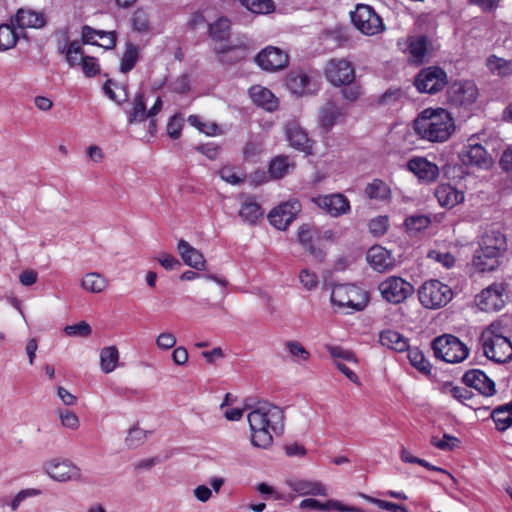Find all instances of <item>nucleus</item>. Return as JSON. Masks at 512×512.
<instances>
[{"label":"nucleus","instance_id":"f257e3e1","mask_svg":"<svg viewBox=\"0 0 512 512\" xmlns=\"http://www.w3.org/2000/svg\"><path fill=\"white\" fill-rule=\"evenodd\" d=\"M247 421L251 444L257 448H269L273 444L274 436L284 432V411L270 402H258L250 407Z\"/></svg>","mask_w":512,"mask_h":512},{"label":"nucleus","instance_id":"f03ea898","mask_svg":"<svg viewBox=\"0 0 512 512\" xmlns=\"http://www.w3.org/2000/svg\"><path fill=\"white\" fill-rule=\"evenodd\" d=\"M413 129L420 139L445 142L455 129L450 113L443 108H426L413 122Z\"/></svg>","mask_w":512,"mask_h":512},{"label":"nucleus","instance_id":"7ed1b4c3","mask_svg":"<svg viewBox=\"0 0 512 512\" xmlns=\"http://www.w3.org/2000/svg\"><path fill=\"white\" fill-rule=\"evenodd\" d=\"M331 303L337 310L351 314L363 310L368 303L366 291L352 284H338L332 288Z\"/></svg>","mask_w":512,"mask_h":512},{"label":"nucleus","instance_id":"20e7f679","mask_svg":"<svg viewBox=\"0 0 512 512\" xmlns=\"http://www.w3.org/2000/svg\"><path fill=\"white\" fill-rule=\"evenodd\" d=\"M431 348L437 359L447 363H460L469 355V349L459 338L451 334L436 337Z\"/></svg>","mask_w":512,"mask_h":512},{"label":"nucleus","instance_id":"39448f33","mask_svg":"<svg viewBox=\"0 0 512 512\" xmlns=\"http://www.w3.org/2000/svg\"><path fill=\"white\" fill-rule=\"evenodd\" d=\"M480 342L484 355L488 359L496 363H505L512 358L511 341L496 333L493 326L482 332Z\"/></svg>","mask_w":512,"mask_h":512},{"label":"nucleus","instance_id":"423d86ee","mask_svg":"<svg viewBox=\"0 0 512 512\" xmlns=\"http://www.w3.org/2000/svg\"><path fill=\"white\" fill-rule=\"evenodd\" d=\"M420 303L428 309L446 306L453 298L452 289L439 280L431 279L422 284L418 290Z\"/></svg>","mask_w":512,"mask_h":512},{"label":"nucleus","instance_id":"0eeeda50","mask_svg":"<svg viewBox=\"0 0 512 512\" xmlns=\"http://www.w3.org/2000/svg\"><path fill=\"white\" fill-rule=\"evenodd\" d=\"M413 84L420 93L436 94L446 86L447 74L438 66H429L418 72Z\"/></svg>","mask_w":512,"mask_h":512},{"label":"nucleus","instance_id":"6e6552de","mask_svg":"<svg viewBox=\"0 0 512 512\" xmlns=\"http://www.w3.org/2000/svg\"><path fill=\"white\" fill-rule=\"evenodd\" d=\"M351 20L354 26L365 35H375L385 29L381 17L369 5L358 4L355 11L351 13Z\"/></svg>","mask_w":512,"mask_h":512},{"label":"nucleus","instance_id":"1a4fd4ad","mask_svg":"<svg viewBox=\"0 0 512 512\" xmlns=\"http://www.w3.org/2000/svg\"><path fill=\"white\" fill-rule=\"evenodd\" d=\"M507 300L506 289L502 283H493L484 288L475 297L478 308L485 312H495L501 310Z\"/></svg>","mask_w":512,"mask_h":512},{"label":"nucleus","instance_id":"9d476101","mask_svg":"<svg viewBox=\"0 0 512 512\" xmlns=\"http://www.w3.org/2000/svg\"><path fill=\"white\" fill-rule=\"evenodd\" d=\"M413 286L404 279L391 276L379 284V291L382 297L394 304L403 302L413 293Z\"/></svg>","mask_w":512,"mask_h":512},{"label":"nucleus","instance_id":"9b49d317","mask_svg":"<svg viewBox=\"0 0 512 512\" xmlns=\"http://www.w3.org/2000/svg\"><path fill=\"white\" fill-rule=\"evenodd\" d=\"M325 76L333 86L349 85L355 79V69L345 59H331L327 62Z\"/></svg>","mask_w":512,"mask_h":512},{"label":"nucleus","instance_id":"f8f14e48","mask_svg":"<svg viewBox=\"0 0 512 512\" xmlns=\"http://www.w3.org/2000/svg\"><path fill=\"white\" fill-rule=\"evenodd\" d=\"M255 62L262 70L275 72L288 65L289 56L278 47L267 46L256 55Z\"/></svg>","mask_w":512,"mask_h":512},{"label":"nucleus","instance_id":"ddd939ff","mask_svg":"<svg viewBox=\"0 0 512 512\" xmlns=\"http://www.w3.org/2000/svg\"><path fill=\"white\" fill-rule=\"evenodd\" d=\"M50 478L58 482L78 480L81 476L80 469L69 460L51 459L43 465Z\"/></svg>","mask_w":512,"mask_h":512},{"label":"nucleus","instance_id":"4468645a","mask_svg":"<svg viewBox=\"0 0 512 512\" xmlns=\"http://www.w3.org/2000/svg\"><path fill=\"white\" fill-rule=\"evenodd\" d=\"M459 159L465 166L488 169L492 165V157L486 149L478 143L465 145L459 153Z\"/></svg>","mask_w":512,"mask_h":512},{"label":"nucleus","instance_id":"2eb2a0df","mask_svg":"<svg viewBox=\"0 0 512 512\" xmlns=\"http://www.w3.org/2000/svg\"><path fill=\"white\" fill-rule=\"evenodd\" d=\"M448 100L456 106L470 105L478 97V89L473 82H454L447 90Z\"/></svg>","mask_w":512,"mask_h":512},{"label":"nucleus","instance_id":"dca6fc26","mask_svg":"<svg viewBox=\"0 0 512 512\" xmlns=\"http://www.w3.org/2000/svg\"><path fill=\"white\" fill-rule=\"evenodd\" d=\"M301 211V203L296 199L280 203L268 213L270 224H291Z\"/></svg>","mask_w":512,"mask_h":512},{"label":"nucleus","instance_id":"f3484780","mask_svg":"<svg viewBox=\"0 0 512 512\" xmlns=\"http://www.w3.org/2000/svg\"><path fill=\"white\" fill-rule=\"evenodd\" d=\"M463 383L477 390L480 394L489 397L496 393L495 383L482 370L471 369L462 377Z\"/></svg>","mask_w":512,"mask_h":512},{"label":"nucleus","instance_id":"a211bd4d","mask_svg":"<svg viewBox=\"0 0 512 512\" xmlns=\"http://www.w3.org/2000/svg\"><path fill=\"white\" fill-rule=\"evenodd\" d=\"M407 169L419 180L431 183L439 176L438 166L424 157L415 156L407 162Z\"/></svg>","mask_w":512,"mask_h":512},{"label":"nucleus","instance_id":"6ab92c4d","mask_svg":"<svg viewBox=\"0 0 512 512\" xmlns=\"http://www.w3.org/2000/svg\"><path fill=\"white\" fill-rule=\"evenodd\" d=\"M315 203L334 217L343 215L350 210L349 199L340 193L319 196L315 199Z\"/></svg>","mask_w":512,"mask_h":512},{"label":"nucleus","instance_id":"aec40b11","mask_svg":"<svg viewBox=\"0 0 512 512\" xmlns=\"http://www.w3.org/2000/svg\"><path fill=\"white\" fill-rule=\"evenodd\" d=\"M285 133L291 147L305 153L306 155L312 154L313 142L298 124L288 123Z\"/></svg>","mask_w":512,"mask_h":512},{"label":"nucleus","instance_id":"412c9836","mask_svg":"<svg viewBox=\"0 0 512 512\" xmlns=\"http://www.w3.org/2000/svg\"><path fill=\"white\" fill-rule=\"evenodd\" d=\"M12 19L17 28L22 30L26 28L40 29L46 25L45 15L29 8L18 9Z\"/></svg>","mask_w":512,"mask_h":512},{"label":"nucleus","instance_id":"4be33fe9","mask_svg":"<svg viewBox=\"0 0 512 512\" xmlns=\"http://www.w3.org/2000/svg\"><path fill=\"white\" fill-rule=\"evenodd\" d=\"M369 265L378 272H385L394 266L395 259L390 251L382 246H372L366 255Z\"/></svg>","mask_w":512,"mask_h":512},{"label":"nucleus","instance_id":"5701e85b","mask_svg":"<svg viewBox=\"0 0 512 512\" xmlns=\"http://www.w3.org/2000/svg\"><path fill=\"white\" fill-rule=\"evenodd\" d=\"M292 491L300 496H327L328 490L320 481L291 479L287 482Z\"/></svg>","mask_w":512,"mask_h":512},{"label":"nucleus","instance_id":"b1692460","mask_svg":"<svg viewBox=\"0 0 512 512\" xmlns=\"http://www.w3.org/2000/svg\"><path fill=\"white\" fill-rule=\"evenodd\" d=\"M298 242L317 259L322 258V251L316 247L321 243L317 226H300L297 232Z\"/></svg>","mask_w":512,"mask_h":512},{"label":"nucleus","instance_id":"393cba45","mask_svg":"<svg viewBox=\"0 0 512 512\" xmlns=\"http://www.w3.org/2000/svg\"><path fill=\"white\" fill-rule=\"evenodd\" d=\"M286 85L293 94L304 95L314 92L310 76L303 70H293L286 77Z\"/></svg>","mask_w":512,"mask_h":512},{"label":"nucleus","instance_id":"a878e982","mask_svg":"<svg viewBox=\"0 0 512 512\" xmlns=\"http://www.w3.org/2000/svg\"><path fill=\"white\" fill-rule=\"evenodd\" d=\"M435 197L442 207L451 209L463 202L464 192L449 183H441L435 190Z\"/></svg>","mask_w":512,"mask_h":512},{"label":"nucleus","instance_id":"bb28decb","mask_svg":"<svg viewBox=\"0 0 512 512\" xmlns=\"http://www.w3.org/2000/svg\"><path fill=\"white\" fill-rule=\"evenodd\" d=\"M218 61L222 64L233 65L244 60L248 55V47L240 45H222L215 48Z\"/></svg>","mask_w":512,"mask_h":512},{"label":"nucleus","instance_id":"cd10ccee","mask_svg":"<svg viewBox=\"0 0 512 512\" xmlns=\"http://www.w3.org/2000/svg\"><path fill=\"white\" fill-rule=\"evenodd\" d=\"M366 198L378 203H388L392 199V190L384 180L375 178L367 183L364 188Z\"/></svg>","mask_w":512,"mask_h":512},{"label":"nucleus","instance_id":"c85d7f7f","mask_svg":"<svg viewBox=\"0 0 512 512\" xmlns=\"http://www.w3.org/2000/svg\"><path fill=\"white\" fill-rule=\"evenodd\" d=\"M407 53L410 63L421 65L424 63L428 51V38L425 35L409 37L407 40Z\"/></svg>","mask_w":512,"mask_h":512},{"label":"nucleus","instance_id":"c756f323","mask_svg":"<svg viewBox=\"0 0 512 512\" xmlns=\"http://www.w3.org/2000/svg\"><path fill=\"white\" fill-rule=\"evenodd\" d=\"M299 508L301 509H311V510H318V511H339V512H358L356 508L352 506H347L343 503H341L338 500L330 499L326 502H320L314 498H306L303 499L299 503Z\"/></svg>","mask_w":512,"mask_h":512},{"label":"nucleus","instance_id":"7c9ffc66","mask_svg":"<svg viewBox=\"0 0 512 512\" xmlns=\"http://www.w3.org/2000/svg\"><path fill=\"white\" fill-rule=\"evenodd\" d=\"M249 92L252 101L266 111L273 112L278 108V99L268 88L253 86Z\"/></svg>","mask_w":512,"mask_h":512},{"label":"nucleus","instance_id":"2f4dec72","mask_svg":"<svg viewBox=\"0 0 512 512\" xmlns=\"http://www.w3.org/2000/svg\"><path fill=\"white\" fill-rule=\"evenodd\" d=\"M502 252L480 249L476 252L473 264L481 272L495 270L499 266V258Z\"/></svg>","mask_w":512,"mask_h":512},{"label":"nucleus","instance_id":"473e14b6","mask_svg":"<svg viewBox=\"0 0 512 512\" xmlns=\"http://www.w3.org/2000/svg\"><path fill=\"white\" fill-rule=\"evenodd\" d=\"M177 250L182 257L184 263L196 270L204 268L205 260L203 255L193 248L187 241L180 240L178 242Z\"/></svg>","mask_w":512,"mask_h":512},{"label":"nucleus","instance_id":"72a5a7b5","mask_svg":"<svg viewBox=\"0 0 512 512\" xmlns=\"http://www.w3.org/2000/svg\"><path fill=\"white\" fill-rule=\"evenodd\" d=\"M379 341L381 345L394 350L403 352L409 348V340L398 331L387 329L380 333Z\"/></svg>","mask_w":512,"mask_h":512},{"label":"nucleus","instance_id":"f704fd0d","mask_svg":"<svg viewBox=\"0 0 512 512\" xmlns=\"http://www.w3.org/2000/svg\"><path fill=\"white\" fill-rule=\"evenodd\" d=\"M264 215L262 206L252 196L246 197L241 204L239 216L248 224H256Z\"/></svg>","mask_w":512,"mask_h":512},{"label":"nucleus","instance_id":"c9c22d12","mask_svg":"<svg viewBox=\"0 0 512 512\" xmlns=\"http://www.w3.org/2000/svg\"><path fill=\"white\" fill-rule=\"evenodd\" d=\"M108 286V279L97 272L86 273L81 280L82 289L89 293H102L108 288Z\"/></svg>","mask_w":512,"mask_h":512},{"label":"nucleus","instance_id":"e433bc0d","mask_svg":"<svg viewBox=\"0 0 512 512\" xmlns=\"http://www.w3.org/2000/svg\"><path fill=\"white\" fill-rule=\"evenodd\" d=\"M479 248L483 250H494L504 252L506 250V238L498 230L485 232L479 242Z\"/></svg>","mask_w":512,"mask_h":512},{"label":"nucleus","instance_id":"4c0bfd02","mask_svg":"<svg viewBox=\"0 0 512 512\" xmlns=\"http://www.w3.org/2000/svg\"><path fill=\"white\" fill-rule=\"evenodd\" d=\"M496 428L505 431L512 426V400L496 407L491 414Z\"/></svg>","mask_w":512,"mask_h":512},{"label":"nucleus","instance_id":"58836bf2","mask_svg":"<svg viewBox=\"0 0 512 512\" xmlns=\"http://www.w3.org/2000/svg\"><path fill=\"white\" fill-rule=\"evenodd\" d=\"M231 34V21L227 17H219L209 25V36L213 41H228Z\"/></svg>","mask_w":512,"mask_h":512},{"label":"nucleus","instance_id":"ea45409f","mask_svg":"<svg viewBox=\"0 0 512 512\" xmlns=\"http://www.w3.org/2000/svg\"><path fill=\"white\" fill-rule=\"evenodd\" d=\"M119 364V351L114 345L107 346L100 351V368L105 374L112 373Z\"/></svg>","mask_w":512,"mask_h":512},{"label":"nucleus","instance_id":"a19ab883","mask_svg":"<svg viewBox=\"0 0 512 512\" xmlns=\"http://www.w3.org/2000/svg\"><path fill=\"white\" fill-rule=\"evenodd\" d=\"M486 67L492 74L501 78L512 75V60L498 57L495 54L486 59Z\"/></svg>","mask_w":512,"mask_h":512},{"label":"nucleus","instance_id":"79ce46f5","mask_svg":"<svg viewBox=\"0 0 512 512\" xmlns=\"http://www.w3.org/2000/svg\"><path fill=\"white\" fill-rule=\"evenodd\" d=\"M20 34L17 32L16 25L14 24L13 19H10L9 24H1L0 25V50L5 51L13 48Z\"/></svg>","mask_w":512,"mask_h":512},{"label":"nucleus","instance_id":"37998d69","mask_svg":"<svg viewBox=\"0 0 512 512\" xmlns=\"http://www.w3.org/2000/svg\"><path fill=\"white\" fill-rule=\"evenodd\" d=\"M139 57V47L132 42H127L125 45V51L120 60V71L124 74L130 72L136 66Z\"/></svg>","mask_w":512,"mask_h":512},{"label":"nucleus","instance_id":"c03bdc74","mask_svg":"<svg viewBox=\"0 0 512 512\" xmlns=\"http://www.w3.org/2000/svg\"><path fill=\"white\" fill-rule=\"evenodd\" d=\"M341 116H343V113L335 104L327 103L320 110V127L328 132Z\"/></svg>","mask_w":512,"mask_h":512},{"label":"nucleus","instance_id":"a18cd8bd","mask_svg":"<svg viewBox=\"0 0 512 512\" xmlns=\"http://www.w3.org/2000/svg\"><path fill=\"white\" fill-rule=\"evenodd\" d=\"M147 118H149V114L146 108L144 93L138 92L134 97L133 107L128 114V123L144 122Z\"/></svg>","mask_w":512,"mask_h":512},{"label":"nucleus","instance_id":"49530a36","mask_svg":"<svg viewBox=\"0 0 512 512\" xmlns=\"http://www.w3.org/2000/svg\"><path fill=\"white\" fill-rule=\"evenodd\" d=\"M406 351H408L407 357L409 359L410 364L415 367L419 372L428 375L431 373L432 365L430 362L425 358L423 352L417 348H408Z\"/></svg>","mask_w":512,"mask_h":512},{"label":"nucleus","instance_id":"de8ad7c7","mask_svg":"<svg viewBox=\"0 0 512 512\" xmlns=\"http://www.w3.org/2000/svg\"><path fill=\"white\" fill-rule=\"evenodd\" d=\"M290 167H294V164L289 163L288 156L279 155L270 161L268 173L273 179H281L288 173Z\"/></svg>","mask_w":512,"mask_h":512},{"label":"nucleus","instance_id":"09e8293b","mask_svg":"<svg viewBox=\"0 0 512 512\" xmlns=\"http://www.w3.org/2000/svg\"><path fill=\"white\" fill-rule=\"evenodd\" d=\"M240 3L250 12L255 14H268L274 11L272 0H239Z\"/></svg>","mask_w":512,"mask_h":512},{"label":"nucleus","instance_id":"8fccbe9b","mask_svg":"<svg viewBox=\"0 0 512 512\" xmlns=\"http://www.w3.org/2000/svg\"><path fill=\"white\" fill-rule=\"evenodd\" d=\"M430 443L432 446L439 450L452 451L459 446L460 440L450 434H444L442 438L438 436H432Z\"/></svg>","mask_w":512,"mask_h":512},{"label":"nucleus","instance_id":"3c124183","mask_svg":"<svg viewBox=\"0 0 512 512\" xmlns=\"http://www.w3.org/2000/svg\"><path fill=\"white\" fill-rule=\"evenodd\" d=\"M290 355L297 361H308L310 352L298 341L290 340L285 343Z\"/></svg>","mask_w":512,"mask_h":512},{"label":"nucleus","instance_id":"603ef678","mask_svg":"<svg viewBox=\"0 0 512 512\" xmlns=\"http://www.w3.org/2000/svg\"><path fill=\"white\" fill-rule=\"evenodd\" d=\"M41 494L39 489L27 488L19 491L8 503L12 511H17L21 504L28 498L36 497Z\"/></svg>","mask_w":512,"mask_h":512},{"label":"nucleus","instance_id":"864d4df0","mask_svg":"<svg viewBox=\"0 0 512 512\" xmlns=\"http://www.w3.org/2000/svg\"><path fill=\"white\" fill-rule=\"evenodd\" d=\"M218 175L222 180L232 185H238L245 181V175H239L236 171V168L232 166L222 167L218 171Z\"/></svg>","mask_w":512,"mask_h":512},{"label":"nucleus","instance_id":"5fc2aeb1","mask_svg":"<svg viewBox=\"0 0 512 512\" xmlns=\"http://www.w3.org/2000/svg\"><path fill=\"white\" fill-rule=\"evenodd\" d=\"M64 333L73 337H88L92 333V328L89 323L80 321L77 324L67 325L64 328Z\"/></svg>","mask_w":512,"mask_h":512},{"label":"nucleus","instance_id":"6e6d98bb","mask_svg":"<svg viewBox=\"0 0 512 512\" xmlns=\"http://www.w3.org/2000/svg\"><path fill=\"white\" fill-rule=\"evenodd\" d=\"M57 414L63 427L71 430H77L79 428L80 421L74 412L66 409H60Z\"/></svg>","mask_w":512,"mask_h":512},{"label":"nucleus","instance_id":"4d7b16f0","mask_svg":"<svg viewBox=\"0 0 512 512\" xmlns=\"http://www.w3.org/2000/svg\"><path fill=\"white\" fill-rule=\"evenodd\" d=\"M325 348L334 359H343L347 362L357 363L355 354L350 350L334 345H326Z\"/></svg>","mask_w":512,"mask_h":512},{"label":"nucleus","instance_id":"13d9d810","mask_svg":"<svg viewBox=\"0 0 512 512\" xmlns=\"http://www.w3.org/2000/svg\"><path fill=\"white\" fill-rule=\"evenodd\" d=\"M82 71L86 77H95L100 73V66L96 57L84 56L81 57Z\"/></svg>","mask_w":512,"mask_h":512},{"label":"nucleus","instance_id":"bf43d9fd","mask_svg":"<svg viewBox=\"0 0 512 512\" xmlns=\"http://www.w3.org/2000/svg\"><path fill=\"white\" fill-rule=\"evenodd\" d=\"M299 281L303 288L312 290L318 286V276L309 269H302L299 273Z\"/></svg>","mask_w":512,"mask_h":512},{"label":"nucleus","instance_id":"052dcab7","mask_svg":"<svg viewBox=\"0 0 512 512\" xmlns=\"http://www.w3.org/2000/svg\"><path fill=\"white\" fill-rule=\"evenodd\" d=\"M177 339L172 332H161L155 340L156 346L160 350H169L175 346Z\"/></svg>","mask_w":512,"mask_h":512},{"label":"nucleus","instance_id":"680f3d73","mask_svg":"<svg viewBox=\"0 0 512 512\" xmlns=\"http://www.w3.org/2000/svg\"><path fill=\"white\" fill-rule=\"evenodd\" d=\"M428 258L441 263L445 268H451L455 264V257L449 252L432 250L428 253Z\"/></svg>","mask_w":512,"mask_h":512},{"label":"nucleus","instance_id":"e2e57ef3","mask_svg":"<svg viewBox=\"0 0 512 512\" xmlns=\"http://www.w3.org/2000/svg\"><path fill=\"white\" fill-rule=\"evenodd\" d=\"M96 36L104 40V43H98V46L105 49H113L116 46L117 36L115 31L106 32L103 30H97Z\"/></svg>","mask_w":512,"mask_h":512},{"label":"nucleus","instance_id":"0e129e2a","mask_svg":"<svg viewBox=\"0 0 512 512\" xmlns=\"http://www.w3.org/2000/svg\"><path fill=\"white\" fill-rule=\"evenodd\" d=\"M146 438V431L139 428L133 427L129 430L126 437V442L129 446H138Z\"/></svg>","mask_w":512,"mask_h":512},{"label":"nucleus","instance_id":"69168bd1","mask_svg":"<svg viewBox=\"0 0 512 512\" xmlns=\"http://www.w3.org/2000/svg\"><path fill=\"white\" fill-rule=\"evenodd\" d=\"M402 97V90L400 88H389L384 94H382L378 103L387 105L397 102Z\"/></svg>","mask_w":512,"mask_h":512},{"label":"nucleus","instance_id":"338daca9","mask_svg":"<svg viewBox=\"0 0 512 512\" xmlns=\"http://www.w3.org/2000/svg\"><path fill=\"white\" fill-rule=\"evenodd\" d=\"M346 86L341 90L342 97L350 102L356 101L362 94L361 87L356 84Z\"/></svg>","mask_w":512,"mask_h":512},{"label":"nucleus","instance_id":"774afa93","mask_svg":"<svg viewBox=\"0 0 512 512\" xmlns=\"http://www.w3.org/2000/svg\"><path fill=\"white\" fill-rule=\"evenodd\" d=\"M133 29L138 32H146L149 30V22L145 15L141 12H135L132 17Z\"/></svg>","mask_w":512,"mask_h":512}]
</instances>
